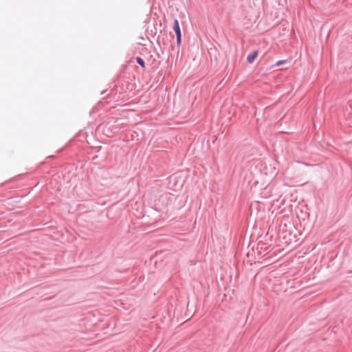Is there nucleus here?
<instances>
[{
	"label": "nucleus",
	"mask_w": 352,
	"mask_h": 352,
	"mask_svg": "<svg viewBox=\"0 0 352 352\" xmlns=\"http://www.w3.org/2000/svg\"><path fill=\"white\" fill-rule=\"evenodd\" d=\"M287 60H278V62H276V66H280L283 64H284L285 63H286Z\"/></svg>",
	"instance_id": "nucleus-5"
},
{
	"label": "nucleus",
	"mask_w": 352,
	"mask_h": 352,
	"mask_svg": "<svg viewBox=\"0 0 352 352\" xmlns=\"http://www.w3.org/2000/svg\"><path fill=\"white\" fill-rule=\"evenodd\" d=\"M173 30L176 34V35H178L179 34H182L179 23L177 19H175L174 23H173Z\"/></svg>",
	"instance_id": "nucleus-2"
},
{
	"label": "nucleus",
	"mask_w": 352,
	"mask_h": 352,
	"mask_svg": "<svg viewBox=\"0 0 352 352\" xmlns=\"http://www.w3.org/2000/svg\"><path fill=\"white\" fill-rule=\"evenodd\" d=\"M135 60L138 64H139L142 68H145V63L142 58L138 56L135 58Z\"/></svg>",
	"instance_id": "nucleus-3"
},
{
	"label": "nucleus",
	"mask_w": 352,
	"mask_h": 352,
	"mask_svg": "<svg viewBox=\"0 0 352 352\" xmlns=\"http://www.w3.org/2000/svg\"><path fill=\"white\" fill-rule=\"evenodd\" d=\"M265 245V244L262 242H258V244H257V248H261V249H263V246Z\"/></svg>",
	"instance_id": "nucleus-6"
},
{
	"label": "nucleus",
	"mask_w": 352,
	"mask_h": 352,
	"mask_svg": "<svg viewBox=\"0 0 352 352\" xmlns=\"http://www.w3.org/2000/svg\"><path fill=\"white\" fill-rule=\"evenodd\" d=\"M258 55V51H254L251 54L248 55L247 57V61L248 63H252L254 59L256 58Z\"/></svg>",
	"instance_id": "nucleus-1"
},
{
	"label": "nucleus",
	"mask_w": 352,
	"mask_h": 352,
	"mask_svg": "<svg viewBox=\"0 0 352 352\" xmlns=\"http://www.w3.org/2000/svg\"><path fill=\"white\" fill-rule=\"evenodd\" d=\"M177 37V45H180L182 42V34H179L178 35H176Z\"/></svg>",
	"instance_id": "nucleus-4"
}]
</instances>
